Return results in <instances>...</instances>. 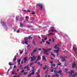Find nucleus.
I'll return each instance as SVG.
<instances>
[{
    "label": "nucleus",
    "instance_id": "nucleus-1",
    "mask_svg": "<svg viewBox=\"0 0 77 77\" xmlns=\"http://www.w3.org/2000/svg\"><path fill=\"white\" fill-rule=\"evenodd\" d=\"M43 50H44V51L43 52V53L45 54H46V55H48L49 54V53L48 52L49 51H50L51 50V48H49L45 50V49L43 48Z\"/></svg>",
    "mask_w": 77,
    "mask_h": 77
},
{
    "label": "nucleus",
    "instance_id": "nucleus-2",
    "mask_svg": "<svg viewBox=\"0 0 77 77\" xmlns=\"http://www.w3.org/2000/svg\"><path fill=\"white\" fill-rule=\"evenodd\" d=\"M73 50L74 51L76 55L77 56V47H76V45H74L73 46Z\"/></svg>",
    "mask_w": 77,
    "mask_h": 77
},
{
    "label": "nucleus",
    "instance_id": "nucleus-3",
    "mask_svg": "<svg viewBox=\"0 0 77 77\" xmlns=\"http://www.w3.org/2000/svg\"><path fill=\"white\" fill-rule=\"evenodd\" d=\"M36 5L37 6H38V7H40L41 11H42V10L44 9L43 7H45L44 5L38 3Z\"/></svg>",
    "mask_w": 77,
    "mask_h": 77
},
{
    "label": "nucleus",
    "instance_id": "nucleus-4",
    "mask_svg": "<svg viewBox=\"0 0 77 77\" xmlns=\"http://www.w3.org/2000/svg\"><path fill=\"white\" fill-rule=\"evenodd\" d=\"M29 64H28V65L24 67V69H27L28 71H30V67H29Z\"/></svg>",
    "mask_w": 77,
    "mask_h": 77
},
{
    "label": "nucleus",
    "instance_id": "nucleus-5",
    "mask_svg": "<svg viewBox=\"0 0 77 77\" xmlns=\"http://www.w3.org/2000/svg\"><path fill=\"white\" fill-rule=\"evenodd\" d=\"M1 23L3 24L2 25L4 27H5V29H8V27H7V26L6 25V24L3 21L1 22Z\"/></svg>",
    "mask_w": 77,
    "mask_h": 77
},
{
    "label": "nucleus",
    "instance_id": "nucleus-6",
    "mask_svg": "<svg viewBox=\"0 0 77 77\" xmlns=\"http://www.w3.org/2000/svg\"><path fill=\"white\" fill-rule=\"evenodd\" d=\"M34 74H35V69H34L32 70V73L31 74L28 75V77H31L32 75H34Z\"/></svg>",
    "mask_w": 77,
    "mask_h": 77
},
{
    "label": "nucleus",
    "instance_id": "nucleus-7",
    "mask_svg": "<svg viewBox=\"0 0 77 77\" xmlns=\"http://www.w3.org/2000/svg\"><path fill=\"white\" fill-rule=\"evenodd\" d=\"M41 56H38L37 57V59L35 61V63H37V61H38V60H41Z\"/></svg>",
    "mask_w": 77,
    "mask_h": 77
},
{
    "label": "nucleus",
    "instance_id": "nucleus-8",
    "mask_svg": "<svg viewBox=\"0 0 77 77\" xmlns=\"http://www.w3.org/2000/svg\"><path fill=\"white\" fill-rule=\"evenodd\" d=\"M60 58L62 60V61H65V57H60Z\"/></svg>",
    "mask_w": 77,
    "mask_h": 77
},
{
    "label": "nucleus",
    "instance_id": "nucleus-9",
    "mask_svg": "<svg viewBox=\"0 0 77 77\" xmlns=\"http://www.w3.org/2000/svg\"><path fill=\"white\" fill-rule=\"evenodd\" d=\"M54 73H61L62 72V71L61 70H60L58 72L56 70H54Z\"/></svg>",
    "mask_w": 77,
    "mask_h": 77
},
{
    "label": "nucleus",
    "instance_id": "nucleus-10",
    "mask_svg": "<svg viewBox=\"0 0 77 77\" xmlns=\"http://www.w3.org/2000/svg\"><path fill=\"white\" fill-rule=\"evenodd\" d=\"M72 73H74V72L72 70H71V72H69V74H70L71 75H72Z\"/></svg>",
    "mask_w": 77,
    "mask_h": 77
},
{
    "label": "nucleus",
    "instance_id": "nucleus-11",
    "mask_svg": "<svg viewBox=\"0 0 77 77\" xmlns=\"http://www.w3.org/2000/svg\"><path fill=\"white\" fill-rule=\"evenodd\" d=\"M36 57H35L34 56H33V59L31 60V61H33V60H36Z\"/></svg>",
    "mask_w": 77,
    "mask_h": 77
},
{
    "label": "nucleus",
    "instance_id": "nucleus-12",
    "mask_svg": "<svg viewBox=\"0 0 77 77\" xmlns=\"http://www.w3.org/2000/svg\"><path fill=\"white\" fill-rule=\"evenodd\" d=\"M55 76L56 77H59V75L57 74H56L55 76L54 75H52V77H54Z\"/></svg>",
    "mask_w": 77,
    "mask_h": 77
},
{
    "label": "nucleus",
    "instance_id": "nucleus-13",
    "mask_svg": "<svg viewBox=\"0 0 77 77\" xmlns=\"http://www.w3.org/2000/svg\"><path fill=\"white\" fill-rule=\"evenodd\" d=\"M27 57H25L24 58V63H26V61H27Z\"/></svg>",
    "mask_w": 77,
    "mask_h": 77
},
{
    "label": "nucleus",
    "instance_id": "nucleus-14",
    "mask_svg": "<svg viewBox=\"0 0 77 77\" xmlns=\"http://www.w3.org/2000/svg\"><path fill=\"white\" fill-rule=\"evenodd\" d=\"M23 23H22V22L20 23V27L23 28Z\"/></svg>",
    "mask_w": 77,
    "mask_h": 77
},
{
    "label": "nucleus",
    "instance_id": "nucleus-15",
    "mask_svg": "<svg viewBox=\"0 0 77 77\" xmlns=\"http://www.w3.org/2000/svg\"><path fill=\"white\" fill-rule=\"evenodd\" d=\"M42 57V60H45V61H47V59H46V58H45V56H43Z\"/></svg>",
    "mask_w": 77,
    "mask_h": 77
},
{
    "label": "nucleus",
    "instance_id": "nucleus-16",
    "mask_svg": "<svg viewBox=\"0 0 77 77\" xmlns=\"http://www.w3.org/2000/svg\"><path fill=\"white\" fill-rule=\"evenodd\" d=\"M27 41H28V40L27 39H26L25 40V44H26L27 45H28V42H27Z\"/></svg>",
    "mask_w": 77,
    "mask_h": 77
},
{
    "label": "nucleus",
    "instance_id": "nucleus-17",
    "mask_svg": "<svg viewBox=\"0 0 77 77\" xmlns=\"http://www.w3.org/2000/svg\"><path fill=\"white\" fill-rule=\"evenodd\" d=\"M21 60V59H20L19 60H17V62H18V63L19 65H20V61Z\"/></svg>",
    "mask_w": 77,
    "mask_h": 77
},
{
    "label": "nucleus",
    "instance_id": "nucleus-18",
    "mask_svg": "<svg viewBox=\"0 0 77 77\" xmlns=\"http://www.w3.org/2000/svg\"><path fill=\"white\" fill-rule=\"evenodd\" d=\"M16 57H17V56L15 55L14 56V58L13 59V60L14 62H15L16 60H17Z\"/></svg>",
    "mask_w": 77,
    "mask_h": 77
},
{
    "label": "nucleus",
    "instance_id": "nucleus-19",
    "mask_svg": "<svg viewBox=\"0 0 77 77\" xmlns=\"http://www.w3.org/2000/svg\"><path fill=\"white\" fill-rule=\"evenodd\" d=\"M76 65V64H75L73 63L72 65V68H74V67H75V66Z\"/></svg>",
    "mask_w": 77,
    "mask_h": 77
},
{
    "label": "nucleus",
    "instance_id": "nucleus-20",
    "mask_svg": "<svg viewBox=\"0 0 77 77\" xmlns=\"http://www.w3.org/2000/svg\"><path fill=\"white\" fill-rule=\"evenodd\" d=\"M57 45H55L54 47V48H55V49H57V48H59V47H57Z\"/></svg>",
    "mask_w": 77,
    "mask_h": 77
},
{
    "label": "nucleus",
    "instance_id": "nucleus-21",
    "mask_svg": "<svg viewBox=\"0 0 77 77\" xmlns=\"http://www.w3.org/2000/svg\"><path fill=\"white\" fill-rule=\"evenodd\" d=\"M75 76H77V73H75L74 74L72 75L73 77H75Z\"/></svg>",
    "mask_w": 77,
    "mask_h": 77
},
{
    "label": "nucleus",
    "instance_id": "nucleus-22",
    "mask_svg": "<svg viewBox=\"0 0 77 77\" xmlns=\"http://www.w3.org/2000/svg\"><path fill=\"white\" fill-rule=\"evenodd\" d=\"M37 49V48H36V49H35L32 52L33 53H35V52H36L37 50H36V49Z\"/></svg>",
    "mask_w": 77,
    "mask_h": 77
},
{
    "label": "nucleus",
    "instance_id": "nucleus-23",
    "mask_svg": "<svg viewBox=\"0 0 77 77\" xmlns=\"http://www.w3.org/2000/svg\"><path fill=\"white\" fill-rule=\"evenodd\" d=\"M59 49H57V50H54V51H55V52H56V53H58L59 52Z\"/></svg>",
    "mask_w": 77,
    "mask_h": 77
},
{
    "label": "nucleus",
    "instance_id": "nucleus-24",
    "mask_svg": "<svg viewBox=\"0 0 77 77\" xmlns=\"http://www.w3.org/2000/svg\"><path fill=\"white\" fill-rule=\"evenodd\" d=\"M28 38L29 39H32V37H31V35H30L28 37Z\"/></svg>",
    "mask_w": 77,
    "mask_h": 77
},
{
    "label": "nucleus",
    "instance_id": "nucleus-25",
    "mask_svg": "<svg viewBox=\"0 0 77 77\" xmlns=\"http://www.w3.org/2000/svg\"><path fill=\"white\" fill-rule=\"evenodd\" d=\"M47 66H45L43 67V68L44 69H47Z\"/></svg>",
    "mask_w": 77,
    "mask_h": 77
},
{
    "label": "nucleus",
    "instance_id": "nucleus-26",
    "mask_svg": "<svg viewBox=\"0 0 77 77\" xmlns=\"http://www.w3.org/2000/svg\"><path fill=\"white\" fill-rule=\"evenodd\" d=\"M31 12H32V14H34V15H35V12L33 11H31Z\"/></svg>",
    "mask_w": 77,
    "mask_h": 77
},
{
    "label": "nucleus",
    "instance_id": "nucleus-27",
    "mask_svg": "<svg viewBox=\"0 0 77 77\" xmlns=\"http://www.w3.org/2000/svg\"><path fill=\"white\" fill-rule=\"evenodd\" d=\"M9 65L11 66V65H14V64H11V62L9 63Z\"/></svg>",
    "mask_w": 77,
    "mask_h": 77
},
{
    "label": "nucleus",
    "instance_id": "nucleus-28",
    "mask_svg": "<svg viewBox=\"0 0 77 77\" xmlns=\"http://www.w3.org/2000/svg\"><path fill=\"white\" fill-rule=\"evenodd\" d=\"M35 63V62L32 63H30V66H31V65H33V64H34V63Z\"/></svg>",
    "mask_w": 77,
    "mask_h": 77
},
{
    "label": "nucleus",
    "instance_id": "nucleus-29",
    "mask_svg": "<svg viewBox=\"0 0 77 77\" xmlns=\"http://www.w3.org/2000/svg\"><path fill=\"white\" fill-rule=\"evenodd\" d=\"M51 66H55L56 64H52L51 65Z\"/></svg>",
    "mask_w": 77,
    "mask_h": 77
},
{
    "label": "nucleus",
    "instance_id": "nucleus-30",
    "mask_svg": "<svg viewBox=\"0 0 77 77\" xmlns=\"http://www.w3.org/2000/svg\"><path fill=\"white\" fill-rule=\"evenodd\" d=\"M51 55H52V56H53L54 57H55V55H54V54H53L52 52H51Z\"/></svg>",
    "mask_w": 77,
    "mask_h": 77
},
{
    "label": "nucleus",
    "instance_id": "nucleus-31",
    "mask_svg": "<svg viewBox=\"0 0 77 77\" xmlns=\"http://www.w3.org/2000/svg\"><path fill=\"white\" fill-rule=\"evenodd\" d=\"M62 65V64L61 63H59L57 64V65H60H60Z\"/></svg>",
    "mask_w": 77,
    "mask_h": 77
},
{
    "label": "nucleus",
    "instance_id": "nucleus-32",
    "mask_svg": "<svg viewBox=\"0 0 77 77\" xmlns=\"http://www.w3.org/2000/svg\"><path fill=\"white\" fill-rule=\"evenodd\" d=\"M46 43H47V44H48V45H49V44H50V42H48V41H47L46 42Z\"/></svg>",
    "mask_w": 77,
    "mask_h": 77
},
{
    "label": "nucleus",
    "instance_id": "nucleus-33",
    "mask_svg": "<svg viewBox=\"0 0 77 77\" xmlns=\"http://www.w3.org/2000/svg\"><path fill=\"white\" fill-rule=\"evenodd\" d=\"M27 74V72H25L23 74H24V75H26V74Z\"/></svg>",
    "mask_w": 77,
    "mask_h": 77
},
{
    "label": "nucleus",
    "instance_id": "nucleus-34",
    "mask_svg": "<svg viewBox=\"0 0 77 77\" xmlns=\"http://www.w3.org/2000/svg\"><path fill=\"white\" fill-rule=\"evenodd\" d=\"M50 63H51V64H52V63H53V61H50Z\"/></svg>",
    "mask_w": 77,
    "mask_h": 77
},
{
    "label": "nucleus",
    "instance_id": "nucleus-35",
    "mask_svg": "<svg viewBox=\"0 0 77 77\" xmlns=\"http://www.w3.org/2000/svg\"><path fill=\"white\" fill-rule=\"evenodd\" d=\"M40 63H41V62L39 61V62H38V65H40Z\"/></svg>",
    "mask_w": 77,
    "mask_h": 77
},
{
    "label": "nucleus",
    "instance_id": "nucleus-36",
    "mask_svg": "<svg viewBox=\"0 0 77 77\" xmlns=\"http://www.w3.org/2000/svg\"><path fill=\"white\" fill-rule=\"evenodd\" d=\"M54 31H55V30L53 29H51V31L52 32H54Z\"/></svg>",
    "mask_w": 77,
    "mask_h": 77
},
{
    "label": "nucleus",
    "instance_id": "nucleus-37",
    "mask_svg": "<svg viewBox=\"0 0 77 77\" xmlns=\"http://www.w3.org/2000/svg\"><path fill=\"white\" fill-rule=\"evenodd\" d=\"M38 50L39 51H41L42 50V49L41 48H39L38 49Z\"/></svg>",
    "mask_w": 77,
    "mask_h": 77
},
{
    "label": "nucleus",
    "instance_id": "nucleus-38",
    "mask_svg": "<svg viewBox=\"0 0 77 77\" xmlns=\"http://www.w3.org/2000/svg\"><path fill=\"white\" fill-rule=\"evenodd\" d=\"M26 27H32V26H26Z\"/></svg>",
    "mask_w": 77,
    "mask_h": 77
},
{
    "label": "nucleus",
    "instance_id": "nucleus-39",
    "mask_svg": "<svg viewBox=\"0 0 77 77\" xmlns=\"http://www.w3.org/2000/svg\"><path fill=\"white\" fill-rule=\"evenodd\" d=\"M23 51H21L20 52V54H22L23 53Z\"/></svg>",
    "mask_w": 77,
    "mask_h": 77
},
{
    "label": "nucleus",
    "instance_id": "nucleus-40",
    "mask_svg": "<svg viewBox=\"0 0 77 77\" xmlns=\"http://www.w3.org/2000/svg\"><path fill=\"white\" fill-rule=\"evenodd\" d=\"M24 70H23L21 71V72L22 73H23V72H24Z\"/></svg>",
    "mask_w": 77,
    "mask_h": 77
},
{
    "label": "nucleus",
    "instance_id": "nucleus-41",
    "mask_svg": "<svg viewBox=\"0 0 77 77\" xmlns=\"http://www.w3.org/2000/svg\"><path fill=\"white\" fill-rule=\"evenodd\" d=\"M49 35H54V34L53 33H50L49 34Z\"/></svg>",
    "mask_w": 77,
    "mask_h": 77
},
{
    "label": "nucleus",
    "instance_id": "nucleus-42",
    "mask_svg": "<svg viewBox=\"0 0 77 77\" xmlns=\"http://www.w3.org/2000/svg\"><path fill=\"white\" fill-rule=\"evenodd\" d=\"M16 32H17V33H19V32H20V30H17Z\"/></svg>",
    "mask_w": 77,
    "mask_h": 77
},
{
    "label": "nucleus",
    "instance_id": "nucleus-43",
    "mask_svg": "<svg viewBox=\"0 0 77 77\" xmlns=\"http://www.w3.org/2000/svg\"><path fill=\"white\" fill-rule=\"evenodd\" d=\"M45 40H47V37H46L45 38H44Z\"/></svg>",
    "mask_w": 77,
    "mask_h": 77
},
{
    "label": "nucleus",
    "instance_id": "nucleus-44",
    "mask_svg": "<svg viewBox=\"0 0 77 77\" xmlns=\"http://www.w3.org/2000/svg\"><path fill=\"white\" fill-rule=\"evenodd\" d=\"M26 18H29V17H27V16H26V17H25Z\"/></svg>",
    "mask_w": 77,
    "mask_h": 77
},
{
    "label": "nucleus",
    "instance_id": "nucleus-45",
    "mask_svg": "<svg viewBox=\"0 0 77 77\" xmlns=\"http://www.w3.org/2000/svg\"><path fill=\"white\" fill-rule=\"evenodd\" d=\"M15 74V72H14V71H13V72H12V74Z\"/></svg>",
    "mask_w": 77,
    "mask_h": 77
},
{
    "label": "nucleus",
    "instance_id": "nucleus-46",
    "mask_svg": "<svg viewBox=\"0 0 77 77\" xmlns=\"http://www.w3.org/2000/svg\"><path fill=\"white\" fill-rule=\"evenodd\" d=\"M53 41L54 42V38H52Z\"/></svg>",
    "mask_w": 77,
    "mask_h": 77
},
{
    "label": "nucleus",
    "instance_id": "nucleus-47",
    "mask_svg": "<svg viewBox=\"0 0 77 77\" xmlns=\"http://www.w3.org/2000/svg\"><path fill=\"white\" fill-rule=\"evenodd\" d=\"M27 12H31V11H30L29 10H27Z\"/></svg>",
    "mask_w": 77,
    "mask_h": 77
},
{
    "label": "nucleus",
    "instance_id": "nucleus-48",
    "mask_svg": "<svg viewBox=\"0 0 77 77\" xmlns=\"http://www.w3.org/2000/svg\"><path fill=\"white\" fill-rule=\"evenodd\" d=\"M42 42H44V40L43 39V38L42 39Z\"/></svg>",
    "mask_w": 77,
    "mask_h": 77
},
{
    "label": "nucleus",
    "instance_id": "nucleus-49",
    "mask_svg": "<svg viewBox=\"0 0 77 77\" xmlns=\"http://www.w3.org/2000/svg\"><path fill=\"white\" fill-rule=\"evenodd\" d=\"M58 56H59V54L57 53V57H58Z\"/></svg>",
    "mask_w": 77,
    "mask_h": 77
},
{
    "label": "nucleus",
    "instance_id": "nucleus-50",
    "mask_svg": "<svg viewBox=\"0 0 77 77\" xmlns=\"http://www.w3.org/2000/svg\"><path fill=\"white\" fill-rule=\"evenodd\" d=\"M65 71H68V69H65Z\"/></svg>",
    "mask_w": 77,
    "mask_h": 77
},
{
    "label": "nucleus",
    "instance_id": "nucleus-51",
    "mask_svg": "<svg viewBox=\"0 0 77 77\" xmlns=\"http://www.w3.org/2000/svg\"><path fill=\"white\" fill-rule=\"evenodd\" d=\"M34 53H33V52H32V53L31 54V56H33V54Z\"/></svg>",
    "mask_w": 77,
    "mask_h": 77
},
{
    "label": "nucleus",
    "instance_id": "nucleus-52",
    "mask_svg": "<svg viewBox=\"0 0 77 77\" xmlns=\"http://www.w3.org/2000/svg\"><path fill=\"white\" fill-rule=\"evenodd\" d=\"M16 19L17 20V21L18 20V19H17V17H16Z\"/></svg>",
    "mask_w": 77,
    "mask_h": 77
},
{
    "label": "nucleus",
    "instance_id": "nucleus-53",
    "mask_svg": "<svg viewBox=\"0 0 77 77\" xmlns=\"http://www.w3.org/2000/svg\"><path fill=\"white\" fill-rule=\"evenodd\" d=\"M51 72H53V69H52L51 70Z\"/></svg>",
    "mask_w": 77,
    "mask_h": 77
},
{
    "label": "nucleus",
    "instance_id": "nucleus-54",
    "mask_svg": "<svg viewBox=\"0 0 77 77\" xmlns=\"http://www.w3.org/2000/svg\"><path fill=\"white\" fill-rule=\"evenodd\" d=\"M61 75H63V74L62 73H61L60 74Z\"/></svg>",
    "mask_w": 77,
    "mask_h": 77
},
{
    "label": "nucleus",
    "instance_id": "nucleus-55",
    "mask_svg": "<svg viewBox=\"0 0 77 77\" xmlns=\"http://www.w3.org/2000/svg\"><path fill=\"white\" fill-rule=\"evenodd\" d=\"M33 43H34V45H36V44H35V42H34Z\"/></svg>",
    "mask_w": 77,
    "mask_h": 77
},
{
    "label": "nucleus",
    "instance_id": "nucleus-56",
    "mask_svg": "<svg viewBox=\"0 0 77 77\" xmlns=\"http://www.w3.org/2000/svg\"><path fill=\"white\" fill-rule=\"evenodd\" d=\"M14 68H16V65L14 66Z\"/></svg>",
    "mask_w": 77,
    "mask_h": 77
},
{
    "label": "nucleus",
    "instance_id": "nucleus-57",
    "mask_svg": "<svg viewBox=\"0 0 77 77\" xmlns=\"http://www.w3.org/2000/svg\"><path fill=\"white\" fill-rule=\"evenodd\" d=\"M8 72H7V75H8Z\"/></svg>",
    "mask_w": 77,
    "mask_h": 77
},
{
    "label": "nucleus",
    "instance_id": "nucleus-58",
    "mask_svg": "<svg viewBox=\"0 0 77 77\" xmlns=\"http://www.w3.org/2000/svg\"><path fill=\"white\" fill-rule=\"evenodd\" d=\"M49 41H51V39H49Z\"/></svg>",
    "mask_w": 77,
    "mask_h": 77
},
{
    "label": "nucleus",
    "instance_id": "nucleus-59",
    "mask_svg": "<svg viewBox=\"0 0 77 77\" xmlns=\"http://www.w3.org/2000/svg\"><path fill=\"white\" fill-rule=\"evenodd\" d=\"M26 11L25 10H24L23 11V12H26Z\"/></svg>",
    "mask_w": 77,
    "mask_h": 77
},
{
    "label": "nucleus",
    "instance_id": "nucleus-60",
    "mask_svg": "<svg viewBox=\"0 0 77 77\" xmlns=\"http://www.w3.org/2000/svg\"><path fill=\"white\" fill-rule=\"evenodd\" d=\"M31 59H33V57H31Z\"/></svg>",
    "mask_w": 77,
    "mask_h": 77
},
{
    "label": "nucleus",
    "instance_id": "nucleus-61",
    "mask_svg": "<svg viewBox=\"0 0 77 77\" xmlns=\"http://www.w3.org/2000/svg\"><path fill=\"white\" fill-rule=\"evenodd\" d=\"M51 59H53V58H52V57H51Z\"/></svg>",
    "mask_w": 77,
    "mask_h": 77
},
{
    "label": "nucleus",
    "instance_id": "nucleus-62",
    "mask_svg": "<svg viewBox=\"0 0 77 77\" xmlns=\"http://www.w3.org/2000/svg\"><path fill=\"white\" fill-rule=\"evenodd\" d=\"M38 38L39 39H41V37H40V36H38Z\"/></svg>",
    "mask_w": 77,
    "mask_h": 77
},
{
    "label": "nucleus",
    "instance_id": "nucleus-63",
    "mask_svg": "<svg viewBox=\"0 0 77 77\" xmlns=\"http://www.w3.org/2000/svg\"><path fill=\"white\" fill-rule=\"evenodd\" d=\"M45 77H47V75H45Z\"/></svg>",
    "mask_w": 77,
    "mask_h": 77
},
{
    "label": "nucleus",
    "instance_id": "nucleus-64",
    "mask_svg": "<svg viewBox=\"0 0 77 77\" xmlns=\"http://www.w3.org/2000/svg\"><path fill=\"white\" fill-rule=\"evenodd\" d=\"M48 77H50V75H48Z\"/></svg>",
    "mask_w": 77,
    "mask_h": 77
}]
</instances>
